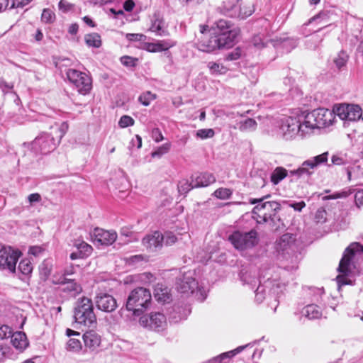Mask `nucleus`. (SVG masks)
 <instances>
[{
  "label": "nucleus",
  "instance_id": "obj_1",
  "mask_svg": "<svg viewBox=\"0 0 363 363\" xmlns=\"http://www.w3.org/2000/svg\"><path fill=\"white\" fill-rule=\"evenodd\" d=\"M216 28L210 35H201L195 43V48L204 52H212L216 50L231 47L240 33L238 28L229 21L220 19Z\"/></svg>",
  "mask_w": 363,
  "mask_h": 363
},
{
  "label": "nucleus",
  "instance_id": "obj_2",
  "mask_svg": "<svg viewBox=\"0 0 363 363\" xmlns=\"http://www.w3.org/2000/svg\"><path fill=\"white\" fill-rule=\"evenodd\" d=\"M270 195L260 199H250L251 204H256L252 210L253 218L259 224L267 223L272 230L284 228V223L278 215L281 204L275 201H267Z\"/></svg>",
  "mask_w": 363,
  "mask_h": 363
},
{
  "label": "nucleus",
  "instance_id": "obj_3",
  "mask_svg": "<svg viewBox=\"0 0 363 363\" xmlns=\"http://www.w3.org/2000/svg\"><path fill=\"white\" fill-rule=\"evenodd\" d=\"M363 261V245L359 242H352L345 250L340 259L338 272L340 273L337 277L340 284H350L351 281L347 277L354 272Z\"/></svg>",
  "mask_w": 363,
  "mask_h": 363
},
{
  "label": "nucleus",
  "instance_id": "obj_4",
  "mask_svg": "<svg viewBox=\"0 0 363 363\" xmlns=\"http://www.w3.org/2000/svg\"><path fill=\"white\" fill-rule=\"evenodd\" d=\"M67 129L68 125L66 123L52 125L50 132L43 133L35 138L32 143V148L42 154L52 152L60 143Z\"/></svg>",
  "mask_w": 363,
  "mask_h": 363
},
{
  "label": "nucleus",
  "instance_id": "obj_5",
  "mask_svg": "<svg viewBox=\"0 0 363 363\" xmlns=\"http://www.w3.org/2000/svg\"><path fill=\"white\" fill-rule=\"evenodd\" d=\"M152 296L149 289L138 287L132 290L125 301V308L136 316L140 315L150 306Z\"/></svg>",
  "mask_w": 363,
  "mask_h": 363
},
{
  "label": "nucleus",
  "instance_id": "obj_6",
  "mask_svg": "<svg viewBox=\"0 0 363 363\" xmlns=\"http://www.w3.org/2000/svg\"><path fill=\"white\" fill-rule=\"evenodd\" d=\"M74 318L75 322L85 326L90 327L96 322V317L94 312L92 301L87 297L79 298L74 308Z\"/></svg>",
  "mask_w": 363,
  "mask_h": 363
},
{
  "label": "nucleus",
  "instance_id": "obj_7",
  "mask_svg": "<svg viewBox=\"0 0 363 363\" xmlns=\"http://www.w3.org/2000/svg\"><path fill=\"white\" fill-rule=\"evenodd\" d=\"M177 289L182 294H195L196 297L200 301H203L206 298V291L199 286L198 281L194 277L192 272L182 273L177 278Z\"/></svg>",
  "mask_w": 363,
  "mask_h": 363
},
{
  "label": "nucleus",
  "instance_id": "obj_8",
  "mask_svg": "<svg viewBox=\"0 0 363 363\" xmlns=\"http://www.w3.org/2000/svg\"><path fill=\"white\" fill-rule=\"evenodd\" d=\"M223 12L230 17L246 18L255 11L253 4L247 0H228L223 2Z\"/></svg>",
  "mask_w": 363,
  "mask_h": 363
},
{
  "label": "nucleus",
  "instance_id": "obj_9",
  "mask_svg": "<svg viewBox=\"0 0 363 363\" xmlns=\"http://www.w3.org/2000/svg\"><path fill=\"white\" fill-rule=\"evenodd\" d=\"M334 113L327 108H318L308 113L304 116L306 124L310 128V133L315 128L327 127L333 123L334 119Z\"/></svg>",
  "mask_w": 363,
  "mask_h": 363
},
{
  "label": "nucleus",
  "instance_id": "obj_10",
  "mask_svg": "<svg viewBox=\"0 0 363 363\" xmlns=\"http://www.w3.org/2000/svg\"><path fill=\"white\" fill-rule=\"evenodd\" d=\"M280 130L285 140H290L297 134L306 136L310 133V128L306 124L305 120L289 117L282 121Z\"/></svg>",
  "mask_w": 363,
  "mask_h": 363
},
{
  "label": "nucleus",
  "instance_id": "obj_11",
  "mask_svg": "<svg viewBox=\"0 0 363 363\" xmlns=\"http://www.w3.org/2000/svg\"><path fill=\"white\" fill-rule=\"evenodd\" d=\"M229 241L238 250L252 248L258 244V233L255 230L248 232L236 230L228 238Z\"/></svg>",
  "mask_w": 363,
  "mask_h": 363
},
{
  "label": "nucleus",
  "instance_id": "obj_12",
  "mask_svg": "<svg viewBox=\"0 0 363 363\" xmlns=\"http://www.w3.org/2000/svg\"><path fill=\"white\" fill-rule=\"evenodd\" d=\"M66 74L69 81L75 86L79 93L83 95L89 93L92 87V82L89 75L74 69H67Z\"/></svg>",
  "mask_w": 363,
  "mask_h": 363
},
{
  "label": "nucleus",
  "instance_id": "obj_13",
  "mask_svg": "<svg viewBox=\"0 0 363 363\" xmlns=\"http://www.w3.org/2000/svg\"><path fill=\"white\" fill-rule=\"evenodd\" d=\"M21 253L10 246L0 245V269L16 272V265Z\"/></svg>",
  "mask_w": 363,
  "mask_h": 363
},
{
  "label": "nucleus",
  "instance_id": "obj_14",
  "mask_svg": "<svg viewBox=\"0 0 363 363\" xmlns=\"http://www.w3.org/2000/svg\"><path fill=\"white\" fill-rule=\"evenodd\" d=\"M334 112L341 120L355 121L362 116V108L358 105L341 104L335 108Z\"/></svg>",
  "mask_w": 363,
  "mask_h": 363
},
{
  "label": "nucleus",
  "instance_id": "obj_15",
  "mask_svg": "<svg viewBox=\"0 0 363 363\" xmlns=\"http://www.w3.org/2000/svg\"><path fill=\"white\" fill-rule=\"evenodd\" d=\"M140 323L144 327L159 331L165 328L167 319L163 313L159 312L151 313L148 316H142L140 318Z\"/></svg>",
  "mask_w": 363,
  "mask_h": 363
},
{
  "label": "nucleus",
  "instance_id": "obj_16",
  "mask_svg": "<svg viewBox=\"0 0 363 363\" xmlns=\"http://www.w3.org/2000/svg\"><path fill=\"white\" fill-rule=\"evenodd\" d=\"M91 237L94 245L108 246L116 240L117 233L113 230L96 228L91 233Z\"/></svg>",
  "mask_w": 363,
  "mask_h": 363
},
{
  "label": "nucleus",
  "instance_id": "obj_17",
  "mask_svg": "<svg viewBox=\"0 0 363 363\" xmlns=\"http://www.w3.org/2000/svg\"><path fill=\"white\" fill-rule=\"evenodd\" d=\"M95 303L98 309L106 313L114 311L118 306L116 298L107 293H99L95 297Z\"/></svg>",
  "mask_w": 363,
  "mask_h": 363
},
{
  "label": "nucleus",
  "instance_id": "obj_18",
  "mask_svg": "<svg viewBox=\"0 0 363 363\" xmlns=\"http://www.w3.org/2000/svg\"><path fill=\"white\" fill-rule=\"evenodd\" d=\"M143 246L149 252H156L160 250L163 245L162 233L155 231L152 234L147 235L142 240Z\"/></svg>",
  "mask_w": 363,
  "mask_h": 363
},
{
  "label": "nucleus",
  "instance_id": "obj_19",
  "mask_svg": "<svg viewBox=\"0 0 363 363\" xmlns=\"http://www.w3.org/2000/svg\"><path fill=\"white\" fill-rule=\"evenodd\" d=\"M296 238L293 234L285 233L279 238L276 242V250L279 252L289 254L290 252H294Z\"/></svg>",
  "mask_w": 363,
  "mask_h": 363
},
{
  "label": "nucleus",
  "instance_id": "obj_20",
  "mask_svg": "<svg viewBox=\"0 0 363 363\" xmlns=\"http://www.w3.org/2000/svg\"><path fill=\"white\" fill-rule=\"evenodd\" d=\"M58 284L61 285L62 291L71 297H75L82 291L81 285L74 279L62 277Z\"/></svg>",
  "mask_w": 363,
  "mask_h": 363
},
{
  "label": "nucleus",
  "instance_id": "obj_21",
  "mask_svg": "<svg viewBox=\"0 0 363 363\" xmlns=\"http://www.w3.org/2000/svg\"><path fill=\"white\" fill-rule=\"evenodd\" d=\"M150 30L155 33L157 36L166 37L169 35V33L163 18L157 14L153 16Z\"/></svg>",
  "mask_w": 363,
  "mask_h": 363
},
{
  "label": "nucleus",
  "instance_id": "obj_22",
  "mask_svg": "<svg viewBox=\"0 0 363 363\" xmlns=\"http://www.w3.org/2000/svg\"><path fill=\"white\" fill-rule=\"evenodd\" d=\"M195 188L206 187L216 182V177L211 173L203 172L191 177Z\"/></svg>",
  "mask_w": 363,
  "mask_h": 363
},
{
  "label": "nucleus",
  "instance_id": "obj_23",
  "mask_svg": "<svg viewBox=\"0 0 363 363\" xmlns=\"http://www.w3.org/2000/svg\"><path fill=\"white\" fill-rule=\"evenodd\" d=\"M175 45V42L172 40H157L156 43H147L145 49L151 52H159L167 50Z\"/></svg>",
  "mask_w": 363,
  "mask_h": 363
},
{
  "label": "nucleus",
  "instance_id": "obj_24",
  "mask_svg": "<svg viewBox=\"0 0 363 363\" xmlns=\"http://www.w3.org/2000/svg\"><path fill=\"white\" fill-rule=\"evenodd\" d=\"M83 340L86 347L95 350L101 344V336L95 331L90 330L83 335Z\"/></svg>",
  "mask_w": 363,
  "mask_h": 363
},
{
  "label": "nucleus",
  "instance_id": "obj_25",
  "mask_svg": "<svg viewBox=\"0 0 363 363\" xmlns=\"http://www.w3.org/2000/svg\"><path fill=\"white\" fill-rule=\"evenodd\" d=\"M301 313L309 320L320 318L323 315L322 310L316 304L307 305L302 309Z\"/></svg>",
  "mask_w": 363,
  "mask_h": 363
},
{
  "label": "nucleus",
  "instance_id": "obj_26",
  "mask_svg": "<svg viewBox=\"0 0 363 363\" xmlns=\"http://www.w3.org/2000/svg\"><path fill=\"white\" fill-rule=\"evenodd\" d=\"M11 343L13 346L18 350H23L28 345L26 335L23 332L12 333L11 335Z\"/></svg>",
  "mask_w": 363,
  "mask_h": 363
},
{
  "label": "nucleus",
  "instance_id": "obj_27",
  "mask_svg": "<svg viewBox=\"0 0 363 363\" xmlns=\"http://www.w3.org/2000/svg\"><path fill=\"white\" fill-rule=\"evenodd\" d=\"M250 344L243 346H240L235 350H230L227 352H224L211 359L208 362V363H226V359H230L231 357H234L239 352H242L245 348H246Z\"/></svg>",
  "mask_w": 363,
  "mask_h": 363
},
{
  "label": "nucleus",
  "instance_id": "obj_28",
  "mask_svg": "<svg viewBox=\"0 0 363 363\" xmlns=\"http://www.w3.org/2000/svg\"><path fill=\"white\" fill-rule=\"evenodd\" d=\"M257 123L253 118H245L236 123L234 126L235 129H238L243 133L255 131L257 129Z\"/></svg>",
  "mask_w": 363,
  "mask_h": 363
},
{
  "label": "nucleus",
  "instance_id": "obj_29",
  "mask_svg": "<svg viewBox=\"0 0 363 363\" xmlns=\"http://www.w3.org/2000/svg\"><path fill=\"white\" fill-rule=\"evenodd\" d=\"M310 164L308 160L304 161L301 167H299L297 169H294L290 172L291 175L292 176H296L297 177H309L314 172V169Z\"/></svg>",
  "mask_w": 363,
  "mask_h": 363
},
{
  "label": "nucleus",
  "instance_id": "obj_30",
  "mask_svg": "<svg viewBox=\"0 0 363 363\" xmlns=\"http://www.w3.org/2000/svg\"><path fill=\"white\" fill-rule=\"evenodd\" d=\"M73 246L79 252L84 258L91 255L93 251V248L90 245L79 239L74 240Z\"/></svg>",
  "mask_w": 363,
  "mask_h": 363
},
{
  "label": "nucleus",
  "instance_id": "obj_31",
  "mask_svg": "<svg viewBox=\"0 0 363 363\" xmlns=\"http://www.w3.org/2000/svg\"><path fill=\"white\" fill-rule=\"evenodd\" d=\"M288 175L287 170L282 167H276L270 175V181L274 185H277Z\"/></svg>",
  "mask_w": 363,
  "mask_h": 363
},
{
  "label": "nucleus",
  "instance_id": "obj_32",
  "mask_svg": "<svg viewBox=\"0 0 363 363\" xmlns=\"http://www.w3.org/2000/svg\"><path fill=\"white\" fill-rule=\"evenodd\" d=\"M84 41L86 45L89 48H99L102 44L101 35L96 33H91L85 35Z\"/></svg>",
  "mask_w": 363,
  "mask_h": 363
},
{
  "label": "nucleus",
  "instance_id": "obj_33",
  "mask_svg": "<svg viewBox=\"0 0 363 363\" xmlns=\"http://www.w3.org/2000/svg\"><path fill=\"white\" fill-rule=\"evenodd\" d=\"M272 286V281L268 280L264 283V285H259L257 286L256 291H255V301L259 303H262L265 296H264V292L267 288H270V291H273V294H276L277 291L274 288H271Z\"/></svg>",
  "mask_w": 363,
  "mask_h": 363
},
{
  "label": "nucleus",
  "instance_id": "obj_34",
  "mask_svg": "<svg viewBox=\"0 0 363 363\" xmlns=\"http://www.w3.org/2000/svg\"><path fill=\"white\" fill-rule=\"evenodd\" d=\"M154 295L155 298L160 301L165 303L169 300V294L167 287H163L162 285L157 284L155 289Z\"/></svg>",
  "mask_w": 363,
  "mask_h": 363
},
{
  "label": "nucleus",
  "instance_id": "obj_35",
  "mask_svg": "<svg viewBox=\"0 0 363 363\" xmlns=\"http://www.w3.org/2000/svg\"><path fill=\"white\" fill-rule=\"evenodd\" d=\"M328 159V152H325L323 154H320L319 155L315 156L309 160L308 162L315 169L317 168L319 165L323 164H327Z\"/></svg>",
  "mask_w": 363,
  "mask_h": 363
},
{
  "label": "nucleus",
  "instance_id": "obj_36",
  "mask_svg": "<svg viewBox=\"0 0 363 363\" xmlns=\"http://www.w3.org/2000/svg\"><path fill=\"white\" fill-rule=\"evenodd\" d=\"M240 277L242 284L244 285L248 284L251 286L252 289H253L257 284V279L256 277L252 275L250 272L242 270L240 274Z\"/></svg>",
  "mask_w": 363,
  "mask_h": 363
},
{
  "label": "nucleus",
  "instance_id": "obj_37",
  "mask_svg": "<svg viewBox=\"0 0 363 363\" xmlns=\"http://www.w3.org/2000/svg\"><path fill=\"white\" fill-rule=\"evenodd\" d=\"M349 56L344 50H341L334 58L333 62L338 69H342L347 65Z\"/></svg>",
  "mask_w": 363,
  "mask_h": 363
},
{
  "label": "nucleus",
  "instance_id": "obj_38",
  "mask_svg": "<svg viewBox=\"0 0 363 363\" xmlns=\"http://www.w3.org/2000/svg\"><path fill=\"white\" fill-rule=\"evenodd\" d=\"M33 264L30 262V260L28 258L23 259L18 267V270L20 273H21L23 275L28 276L31 274L33 271Z\"/></svg>",
  "mask_w": 363,
  "mask_h": 363
},
{
  "label": "nucleus",
  "instance_id": "obj_39",
  "mask_svg": "<svg viewBox=\"0 0 363 363\" xmlns=\"http://www.w3.org/2000/svg\"><path fill=\"white\" fill-rule=\"evenodd\" d=\"M207 67L212 74H225L228 70L223 65L215 62H209Z\"/></svg>",
  "mask_w": 363,
  "mask_h": 363
},
{
  "label": "nucleus",
  "instance_id": "obj_40",
  "mask_svg": "<svg viewBox=\"0 0 363 363\" xmlns=\"http://www.w3.org/2000/svg\"><path fill=\"white\" fill-rule=\"evenodd\" d=\"M156 99V95L151 91H147L140 95L138 101L144 106H147L151 101Z\"/></svg>",
  "mask_w": 363,
  "mask_h": 363
},
{
  "label": "nucleus",
  "instance_id": "obj_41",
  "mask_svg": "<svg viewBox=\"0 0 363 363\" xmlns=\"http://www.w3.org/2000/svg\"><path fill=\"white\" fill-rule=\"evenodd\" d=\"M178 191L181 194H186L191 189L195 188L194 186L193 181L191 182H189L188 180L184 179L179 182L178 184Z\"/></svg>",
  "mask_w": 363,
  "mask_h": 363
},
{
  "label": "nucleus",
  "instance_id": "obj_42",
  "mask_svg": "<svg viewBox=\"0 0 363 363\" xmlns=\"http://www.w3.org/2000/svg\"><path fill=\"white\" fill-rule=\"evenodd\" d=\"M252 44L255 48H257L259 49L265 47L268 43H272V40H266L262 35L258 34L253 37L252 38Z\"/></svg>",
  "mask_w": 363,
  "mask_h": 363
},
{
  "label": "nucleus",
  "instance_id": "obj_43",
  "mask_svg": "<svg viewBox=\"0 0 363 363\" xmlns=\"http://www.w3.org/2000/svg\"><path fill=\"white\" fill-rule=\"evenodd\" d=\"M52 265L49 261H44L39 267L40 274L46 279L50 274Z\"/></svg>",
  "mask_w": 363,
  "mask_h": 363
},
{
  "label": "nucleus",
  "instance_id": "obj_44",
  "mask_svg": "<svg viewBox=\"0 0 363 363\" xmlns=\"http://www.w3.org/2000/svg\"><path fill=\"white\" fill-rule=\"evenodd\" d=\"M232 193L230 189L219 188L214 191L213 196L220 199H228L231 196Z\"/></svg>",
  "mask_w": 363,
  "mask_h": 363
},
{
  "label": "nucleus",
  "instance_id": "obj_45",
  "mask_svg": "<svg viewBox=\"0 0 363 363\" xmlns=\"http://www.w3.org/2000/svg\"><path fill=\"white\" fill-rule=\"evenodd\" d=\"M67 348L69 351L79 352L82 349V344L79 338H70L67 342Z\"/></svg>",
  "mask_w": 363,
  "mask_h": 363
},
{
  "label": "nucleus",
  "instance_id": "obj_46",
  "mask_svg": "<svg viewBox=\"0 0 363 363\" xmlns=\"http://www.w3.org/2000/svg\"><path fill=\"white\" fill-rule=\"evenodd\" d=\"M171 145L170 143H164L160 147H159L157 150L153 151L151 153V156L152 157H161L163 155L167 153L170 150Z\"/></svg>",
  "mask_w": 363,
  "mask_h": 363
},
{
  "label": "nucleus",
  "instance_id": "obj_47",
  "mask_svg": "<svg viewBox=\"0 0 363 363\" xmlns=\"http://www.w3.org/2000/svg\"><path fill=\"white\" fill-rule=\"evenodd\" d=\"M215 131L212 128L199 129L196 131V135L202 140L211 138L214 136Z\"/></svg>",
  "mask_w": 363,
  "mask_h": 363
},
{
  "label": "nucleus",
  "instance_id": "obj_48",
  "mask_svg": "<svg viewBox=\"0 0 363 363\" xmlns=\"http://www.w3.org/2000/svg\"><path fill=\"white\" fill-rule=\"evenodd\" d=\"M55 20V13L48 9H45L41 15V21L45 23H51Z\"/></svg>",
  "mask_w": 363,
  "mask_h": 363
},
{
  "label": "nucleus",
  "instance_id": "obj_49",
  "mask_svg": "<svg viewBox=\"0 0 363 363\" xmlns=\"http://www.w3.org/2000/svg\"><path fill=\"white\" fill-rule=\"evenodd\" d=\"M162 237L163 242H164L166 245H172L178 240L177 237L172 232H166L164 235L162 234Z\"/></svg>",
  "mask_w": 363,
  "mask_h": 363
},
{
  "label": "nucleus",
  "instance_id": "obj_50",
  "mask_svg": "<svg viewBox=\"0 0 363 363\" xmlns=\"http://www.w3.org/2000/svg\"><path fill=\"white\" fill-rule=\"evenodd\" d=\"M133 124H134L133 118L127 115H124V116H121V118H120L119 122H118V125L123 128L133 125Z\"/></svg>",
  "mask_w": 363,
  "mask_h": 363
},
{
  "label": "nucleus",
  "instance_id": "obj_51",
  "mask_svg": "<svg viewBox=\"0 0 363 363\" xmlns=\"http://www.w3.org/2000/svg\"><path fill=\"white\" fill-rule=\"evenodd\" d=\"M182 310V308H181L180 307H177L174 309V311L176 313H179V318H177L175 315L172 314V315H171V316L169 318L170 321H172L174 323H177L178 321H179L182 319H186L187 317V315L190 313V311H186L185 313H184L183 314H181Z\"/></svg>",
  "mask_w": 363,
  "mask_h": 363
},
{
  "label": "nucleus",
  "instance_id": "obj_52",
  "mask_svg": "<svg viewBox=\"0 0 363 363\" xmlns=\"http://www.w3.org/2000/svg\"><path fill=\"white\" fill-rule=\"evenodd\" d=\"M242 52L239 48H237L232 50L230 52L228 53L225 56V60L227 61H233L239 59L241 57Z\"/></svg>",
  "mask_w": 363,
  "mask_h": 363
},
{
  "label": "nucleus",
  "instance_id": "obj_53",
  "mask_svg": "<svg viewBox=\"0 0 363 363\" xmlns=\"http://www.w3.org/2000/svg\"><path fill=\"white\" fill-rule=\"evenodd\" d=\"M12 333V329L9 326L6 325H0V339L3 340L10 337Z\"/></svg>",
  "mask_w": 363,
  "mask_h": 363
},
{
  "label": "nucleus",
  "instance_id": "obj_54",
  "mask_svg": "<svg viewBox=\"0 0 363 363\" xmlns=\"http://www.w3.org/2000/svg\"><path fill=\"white\" fill-rule=\"evenodd\" d=\"M332 164L344 165L347 163L345 156L341 155H333L331 157Z\"/></svg>",
  "mask_w": 363,
  "mask_h": 363
},
{
  "label": "nucleus",
  "instance_id": "obj_55",
  "mask_svg": "<svg viewBox=\"0 0 363 363\" xmlns=\"http://www.w3.org/2000/svg\"><path fill=\"white\" fill-rule=\"evenodd\" d=\"M58 8L63 13H67L74 8V4L66 0H60L58 4Z\"/></svg>",
  "mask_w": 363,
  "mask_h": 363
},
{
  "label": "nucleus",
  "instance_id": "obj_56",
  "mask_svg": "<svg viewBox=\"0 0 363 363\" xmlns=\"http://www.w3.org/2000/svg\"><path fill=\"white\" fill-rule=\"evenodd\" d=\"M137 61L136 58L129 56H123L121 58V63L126 67H135Z\"/></svg>",
  "mask_w": 363,
  "mask_h": 363
},
{
  "label": "nucleus",
  "instance_id": "obj_57",
  "mask_svg": "<svg viewBox=\"0 0 363 363\" xmlns=\"http://www.w3.org/2000/svg\"><path fill=\"white\" fill-rule=\"evenodd\" d=\"M13 88V83L7 82L4 79H0V89L4 93H8Z\"/></svg>",
  "mask_w": 363,
  "mask_h": 363
},
{
  "label": "nucleus",
  "instance_id": "obj_58",
  "mask_svg": "<svg viewBox=\"0 0 363 363\" xmlns=\"http://www.w3.org/2000/svg\"><path fill=\"white\" fill-rule=\"evenodd\" d=\"M126 38L130 41H144L146 39V36L140 33H128Z\"/></svg>",
  "mask_w": 363,
  "mask_h": 363
},
{
  "label": "nucleus",
  "instance_id": "obj_59",
  "mask_svg": "<svg viewBox=\"0 0 363 363\" xmlns=\"http://www.w3.org/2000/svg\"><path fill=\"white\" fill-rule=\"evenodd\" d=\"M354 201L358 208L363 206V189L358 190L355 193Z\"/></svg>",
  "mask_w": 363,
  "mask_h": 363
},
{
  "label": "nucleus",
  "instance_id": "obj_60",
  "mask_svg": "<svg viewBox=\"0 0 363 363\" xmlns=\"http://www.w3.org/2000/svg\"><path fill=\"white\" fill-rule=\"evenodd\" d=\"M41 196L38 193H33L28 195V201L31 206L33 205L35 203H38L41 201Z\"/></svg>",
  "mask_w": 363,
  "mask_h": 363
},
{
  "label": "nucleus",
  "instance_id": "obj_61",
  "mask_svg": "<svg viewBox=\"0 0 363 363\" xmlns=\"http://www.w3.org/2000/svg\"><path fill=\"white\" fill-rule=\"evenodd\" d=\"M152 138L155 142L158 143L163 140V135L159 128H154L152 131Z\"/></svg>",
  "mask_w": 363,
  "mask_h": 363
},
{
  "label": "nucleus",
  "instance_id": "obj_62",
  "mask_svg": "<svg viewBox=\"0 0 363 363\" xmlns=\"http://www.w3.org/2000/svg\"><path fill=\"white\" fill-rule=\"evenodd\" d=\"M135 6V3L132 0H127L123 4V9L126 11H132Z\"/></svg>",
  "mask_w": 363,
  "mask_h": 363
},
{
  "label": "nucleus",
  "instance_id": "obj_63",
  "mask_svg": "<svg viewBox=\"0 0 363 363\" xmlns=\"http://www.w3.org/2000/svg\"><path fill=\"white\" fill-rule=\"evenodd\" d=\"M69 62L70 60L67 58L60 59L55 62V66L59 69H62L63 66L68 65Z\"/></svg>",
  "mask_w": 363,
  "mask_h": 363
},
{
  "label": "nucleus",
  "instance_id": "obj_64",
  "mask_svg": "<svg viewBox=\"0 0 363 363\" xmlns=\"http://www.w3.org/2000/svg\"><path fill=\"white\" fill-rule=\"evenodd\" d=\"M290 206L292 207L295 211H301V210L306 206V203L304 201H301L291 203L290 204Z\"/></svg>",
  "mask_w": 363,
  "mask_h": 363
}]
</instances>
